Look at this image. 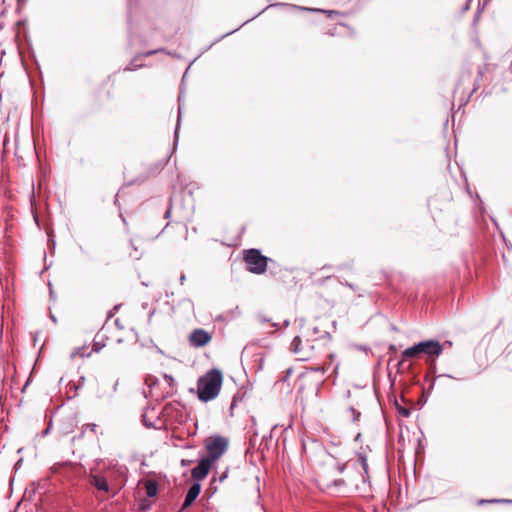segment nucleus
<instances>
[{
  "instance_id": "nucleus-1",
  "label": "nucleus",
  "mask_w": 512,
  "mask_h": 512,
  "mask_svg": "<svg viewBox=\"0 0 512 512\" xmlns=\"http://www.w3.org/2000/svg\"><path fill=\"white\" fill-rule=\"evenodd\" d=\"M223 381L222 372L219 369H211L197 381V394L202 402L215 399L221 390Z\"/></svg>"
},
{
  "instance_id": "nucleus-2",
  "label": "nucleus",
  "mask_w": 512,
  "mask_h": 512,
  "mask_svg": "<svg viewBox=\"0 0 512 512\" xmlns=\"http://www.w3.org/2000/svg\"><path fill=\"white\" fill-rule=\"evenodd\" d=\"M268 258L261 254L257 249H249L245 251L244 261L247 270L254 274H263L267 269Z\"/></svg>"
},
{
  "instance_id": "nucleus-3",
  "label": "nucleus",
  "mask_w": 512,
  "mask_h": 512,
  "mask_svg": "<svg viewBox=\"0 0 512 512\" xmlns=\"http://www.w3.org/2000/svg\"><path fill=\"white\" fill-rule=\"evenodd\" d=\"M205 447L208 453L206 458L214 462L226 452L228 440L222 436L210 437L206 440Z\"/></svg>"
},
{
  "instance_id": "nucleus-4",
  "label": "nucleus",
  "mask_w": 512,
  "mask_h": 512,
  "mask_svg": "<svg viewBox=\"0 0 512 512\" xmlns=\"http://www.w3.org/2000/svg\"><path fill=\"white\" fill-rule=\"evenodd\" d=\"M313 348L314 346L311 342L306 341L305 344H303L301 336H295L290 345V350L298 355L299 360L303 361L311 357Z\"/></svg>"
},
{
  "instance_id": "nucleus-5",
  "label": "nucleus",
  "mask_w": 512,
  "mask_h": 512,
  "mask_svg": "<svg viewBox=\"0 0 512 512\" xmlns=\"http://www.w3.org/2000/svg\"><path fill=\"white\" fill-rule=\"evenodd\" d=\"M211 339V334L201 328L193 330L189 336L190 344L196 348L204 347L211 341Z\"/></svg>"
},
{
  "instance_id": "nucleus-6",
  "label": "nucleus",
  "mask_w": 512,
  "mask_h": 512,
  "mask_svg": "<svg viewBox=\"0 0 512 512\" xmlns=\"http://www.w3.org/2000/svg\"><path fill=\"white\" fill-rule=\"evenodd\" d=\"M421 346L422 354L432 358L438 357L444 350V346L437 340L422 341Z\"/></svg>"
},
{
  "instance_id": "nucleus-7",
  "label": "nucleus",
  "mask_w": 512,
  "mask_h": 512,
  "mask_svg": "<svg viewBox=\"0 0 512 512\" xmlns=\"http://www.w3.org/2000/svg\"><path fill=\"white\" fill-rule=\"evenodd\" d=\"M212 463L213 462L211 460H209L208 458H206V457L202 458L199 461L198 465L192 469V471H191L192 478L196 481H200V480L204 479L208 475Z\"/></svg>"
},
{
  "instance_id": "nucleus-8",
  "label": "nucleus",
  "mask_w": 512,
  "mask_h": 512,
  "mask_svg": "<svg viewBox=\"0 0 512 512\" xmlns=\"http://www.w3.org/2000/svg\"><path fill=\"white\" fill-rule=\"evenodd\" d=\"M201 491V485L199 482H194L188 489L187 494L185 496L182 509L188 508L198 497Z\"/></svg>"
},
{
  "instance_id": "nucleus-9",
  "label": "nucleus",
  "mask_w": 512,
  "mask_h": 512,
  "mask_svg": "<svg viewBox=\"0 0 512 512\" xmlns=\"http://www.w3.org/2000/svg\"><path fill=\"white\" fill-rule=\"evenodd\" d=\"M90 483L96 487L98 490L108 492L109 491V485L107 480L104 477L98 476V475H91L90 476Z\"/></svg>"
},
{
  "instance_id": "nucleus-10",
  "label": "nucleus",
  "mask_w": 512,
  "mask_h": 512,
  "mask_svg": "<svg viewBox=\"0 0 512 512\" xmlns=\"http://www.w3.org/2000/svg\"><path fill=\"white\" fill-rule=\"evenodd\" d=\"M421 348H422L421 342H419L411 347H408L402 352V357L404 359L417 357L418 355L422 354Z\"/></svg>"
},
{
  "instance_id": "nucleus-11",
  "label": "nucleus",
  "mask_w": 512,
  "mask_h": 512,
  "mask_svg": "<svg viewBox=\"0 0 512 512\" xmlns=\"http://www.w3.org/2000/svg\"><path fill=\"white\" fill-rule=\"evenodd\" d=\"M146 495L148 497H155L158 493V484L156 481L149 480L145 483Z\"/></svg>"
},
{
  "instance_id": "nucleus-12",
  "label": "nucleus",
  "mask_w": 512,
  "mask_h": 512,
  "mask_svg": "<svg viewBox=\"0 0 512 512\" xmlns=\"http://www.w3.org/2000/svg\"><path fill=\"white\" fill-rule=\"evenodd\" d=\"M319 329L318 327H313L311 330H307L304 334H303V337L305 338V341L307 342H312L313 340L316 339V335L319 333Z\"/></svg>"
},
{
  "instance_id": "nucleus-13",
  "label": "nucleus",
  "mask_w": 512,
  "mask_h": 512,
  "mask_svg": "<svg viewBox=\"0 0 512 512\" xmlns=\"http://www.w3.org/2000/svg\"><path fill=\"white\" fill-rule=\"evenodd\" d=\"M181 117H182V107H181V104L179 103L177 124H176L175 132H174V145H176V143L178 141Z\"/></svg>"
},
{
  "instance_id": "nucleus-14",
  "label": "nucleus",
  "mask_w": 512,
  "mask_h": 512,
  "mask_svg": "<svg viewBox=\"0 0 512 512\" xmlns=\"http://www.w3.org/2000/svg\"><path fill=\"white\" fill-rule=\"evenodd\" d=\"M348 412L351 415L353 422H356L359 420L361 413L357 409H355L354 407L351 406L348 408Z\"/></svg>"
},
{
  "instance_id": "nucleus-15",
  "label": "nucleus",
  "mask_w": 512,
  "mask_h": 512,
  "mask_svg": "<svg viewBox=\"0 0 512 512\" xmlns=\"http://www.w3.org/2000/svg\"><path fill=\"white\" fill-rule=\"evenodd\" d=\"M359 461L361 463V466H362L364 472L367 473L368 472V463H367L366 457L363 456V455H360L359 456Z\"/></svg>"
},
{
  "instance_id": "nucleus-16",
  "label": "nucleus",
  "mask_w": 512,
  "mask_h": 512,
  "mask_svg": "<svg viewBox=\"0 0 512 512\" xmlns=\"http://www.w3.org/2000/svg\"><path fill=\"white\" fill-rule=\"evenodd\" d=\"M399 413L403 416V417H409L410 416V409L408 408H399Z\"/></svg>"
},
{
  "instance_id": "nucleus-17",
  "label": "nucleus",
  "mask_w": 512,
  "mask_h": 512,
  "mask_svg": "<svg viewBox=\"0 0 512 512\" xmlns=\"http://www.w3.org/2000/svg\"><path fill=\"white\" fill-rule=\"evenodd\" d=\"M164 49H157V50H151V51H147L145 53H143V56L147 57V56H151L157 52H163Z\"/></svg>"
},
{
  "instance_id": "nucleus-18",
  "label": "nucleus",
  "mask_w": 512,
  "mask_h": 512,
  "mask_svg": "<svg viewBox=\"0 0 512 512\" xmlns=\"http://www.w3.org/2000/svg\"><path fill=\"white\" fill-rule=\"evenodd\" d=\"M313 370L315 372H321L322 374H324L327 371V368L324 365H322V366H317Z\"/></svg>"
},
{
  "instance_id": "nucleus-19",
  "label": "nucleus",
  "mask_w": 512,
  "mask_h": 512,
  "mask_svg": "<svg viewBox=\"0 0 512 512\" xmlns=\"http://www.w3.org/2000/svg\"><path fill=\"white\" fill-rule=\"evenodd\" d=\"M485 502H489V503H492V502H511L512 503V500H497V499H494V500H487V501H484V500H481L480 503H485Z\"/></svg>"
},
{
  "instance_id": "nucleus-20",
  "label": "nucleus",
  "mask_w": 512,
  "mask_h": 512,
  "mask_svg": "<svg viewBox=\"0 0 512 512\" xmlns=\"http://www.w3.org/2000/svg\"><path fill=\"white\" fill-rule=\"evenodd\" d=\"M142 65H133V62L130 63L129 66L125 68V70L132 71L135 70L137 67H141Z\"/></svg>"
},
{
  "instance_id": "nucleus-21",
  "label": "nucleus",
  "mask_w": 512,
  "mask_h": 512,
  "mask_svg": "<svg viewBox=\"0 0 512 512\" xmlns=\"http://www.w3.org/2000/svg\"><path fill=\"white\" fill-rule=\"evenodd\" d=\"M314 11H320V12H324V13H328L329 15H333V14H338L337 11H334V10H320V9H314Z\"/></svg>"
},
{
  "instance_id": "nucleus-22",
  "label": "nucleus",
  "mask_w": 512,
  "mask_h": 512,
  "mask_svg": "<svg viewBox=\"0 0 512 512\" xmlns=\"http://www.w3.org/2000/svg\"><path fill=\"white\" fill-rule=\"evenodd\" d=\"M96 427H97V425H96V424H94V423H91V424H87V425H86V428H87V429H90L91 431H95Z\"/></svg>"
},
{
  "instance_id": "nucleus-23",
  "label": "nucleus",
  "mask_w": 512,
  "mask_h": 512,
  "mask_svg": "<svg viewBox=\"0 0 512 512\" xmlns=\"http://www.w3.org/2000/svg\"><path fill=\"white\" fill-rule=\"evenodd\" d=\"M143 421H144L145 426H147V427H153V426H154L152 423H149V422L147 421V419H146V416H145V415H143Z\"/></svg>"
},
{
  "instance_id": "nucleus-24",
  "label": "nucleus",
  "mask_w": 512,
  "mask_h": 512,
  "mask_svg": "<svg viewBox=\"0 0 512 512\" xmlns=\"http://www.w3.org/2000/svg\"><path fill=\"white\" fill-rule=\"evenodd\" d=\"M191 462H192L191 460H185V459H183V460L181 461V465H182L183 467H186V466H188Z\"/></svg>"
},
{
  "instance_id": "nucleus-25",
  "label": "nucleus",
  "mask_w": 512,
  "mask_h": 512,
  "mask_svg": "<svg viewBox=\"0 0 512 512\" xmlns=\"http://www.w3.org/2000/svg\"><path fill=\"white\" fill-rule=\"evenodd\" d=\"M185 280H186V276H185V274H181V276H180V278H179L180 284H182V285H183V284H184V282H185Z\"/></svg>"
},
{
  "instance_id": "nucleus-26",
  "label": "nucleus",
  "mask_w": 512,
  "mask_h": 512,
  "mask_svg": "<svg viewBox=\"0 0 512 512\" xmlns=\"http://www.w3.org/2000/svg\"><path fill=\"white\" fill-rule=\"evenodd\" d=\"M155 313V309L151 310L150 313H149V317H148V323L151 322V319H152V316L154 315Z\"/></svg>"
},
{
  "instance_id": "nucleus-27",
  "label": "nucleus",
  "mask_w": 512,
  "mask_h": 512,
  "mask_svg": "<svg viewBox=\"0 0 512 512\" xmlns=\"http://www.w3.org/2000/svg\"><path fill=\"white\" fill-rule=\"evenodd\" d=\"M334 484H335V485H337V486H338V485H342V484H344V480H342V479L335 480V481H334Z\"/></svg>"
},
{
  "instance_id": "nucleus-28",
  "label": "nucleus",
  "mask_w": 512,
  "mask_h": 512,
  "mask_svg": "<svg viewBox=\"0 0 512 512\" xmlns=\"http://www.w3.org/2000/svg\"><path fill=\"white\" fill-rule=\"evenodd\" d=\"M344 468H345V465H338L337 466V469L340 473H342L344 471Z\"/></svg>"
},
{
  "instance_id": "nucleus-29",
  "label": "nucleus",
  "mask_w": 512,
  "mask_h": 512,
  "mask_svg": "<svg viewBox=\"0 0 512 512\" xmlns=\"http://www.w3.org/2000/svg\"><path fill=\"white\" fill-rule=\"evenodd\" d=\"M322 337H327L328 339L331 338V336L328 332H323Z\"/></svg>"
},
{
  "instance_id": "nucleus-30",
  "label": "nucleus",
  "mask_w": 512,
  "mask_h": 512,
  "mask_svg": "<svg viewBox=\"0 0 512 512\" xmlns=\"http://www.w3.org/2000/svg\"><path fill=\"white\" fill-rule=\"evenodd\" d=\"M170 212H171V209L169 208L166 212H165V218H168L170 216Z\"/></svg>"
},
{
  "instance_id": "nucleus-31",
  "label": "nucleus",
  "mask_w": 512,
  "mask_h": 512,
  "mask_svg": "<svg viewBox=\"0 0 512 512\" xmlns=\"http://www.w3.org/2000/svg\"><path fill=\"white\" fill-rule=\"evenodd\" d=\"M442 345H443L444 347H445V346H451V345H452V343H451L450 341H445V342H444V344H442Z\"/></svg>"
},
{
  "instance_id": "nucleus-32",
  "label": "nucleus",
  "mask_w": 512,
  "mask_h": 512,
  "mask_svg": "<svg viewBox=\"0 0 512 512\" xmlns=\"http://www.w3.org/2000/svg\"><path fill=\"white\" fill-rule=\"evenodd\" d=\"M133 257H135L136 259L139 258V255L137 254V249H135V253L134 254H131Z\"/></svg>"
},
{
  "instance_id": "nucleus-33",
  "label": "nucleus",
  "mask_w": 512,
  "mask_h": 512,
  "mask_svg": "<svg viewBox=\"0 0 512 512\" xmlns=\"http://www.w3.org/2000/svg\"><path fill=\"white\" fill-rule=\"evenodd\" d=\"M334 357H335L334 354H329V359H330L331 362L334 360Z\"/></svg>"
},
{
  "instance_id": "nucleus-34",
  "label": "nucleus",
  "mask_w": 512,
  "mask_h": 512,
  "mask_svg": "<svg viewBox=\"0 0 512 512\" xmlns=\"http://www.w3.org/2000/svg\"><path fill=\"white\" fill-rule=\"evenodd\" d=\"M165 378H166L168 381H173L172 376L165 375Z\"/></svg>"
},
{
  "instance_id": "nucleus-35",
  "label": "nucleus",
  "mask_w": 512,
  "mask_h": 512,
  "mask_svg": "<svg viewBox=\"0 0 512 512\" xmlns=\"http://www.w3.org/2000/svg\"><path fill=\"white\" fill-rule=\"evenodd\" d=\"M165 378H166L168 381H173L172 376L165 375Z\"/></svg>"
},
{
  "instance_id": "nucleus-36",
  "label": "nucleus",
  "mask_w": 512,
  "mask_h": 512,
  "mask_svg": "<svg viewBox=\"0 0 512 512\" xmlns=\"http://www.w3.org/2000/svg\"><path fill=\"white\" fill-rule=\"evenodd\" d=\"M337 370H338V364L335 365L334 369H333V373H337Z\"/></svg>"
},
{
  "instance_id": "nucleus-37",
  "label": "nucleus",
  "mask_w": 512,
  "mask_h": 512,
  "mask_svg": "<svg viewBox=\"0 0 512 512\" xmlns=\"http://www.w3.org/2000/svg\"><path fill=\"white\" fill-rule=\"evenodd\" d=\"M117 385H118V381H116V382H115V384H114V388H113V389H114V391H116V389H117Z\"/></svg>"
},
{
  "instance_id": "nucleus-38",
  "label": "nucleus",
  "mask_w": 512,
  "mask_h": 512,
  "mask_svg": "<svg viewBox=\"0 0 512 512\" xmlns=\"http://www.w3.org/2000/svg\"><path fill=\"white\" fill-rule=\"evenodd\" d=\"M225 478H226V475H225V474H223V475L220 477V481H223Z\"/></svg>"
},
{
  "instance_id": "nucleus-39",
  "label": "nucleus",
  "mask_w": 512,
  "mask_h": 512,
  "mask_svg": "<svg viewBox=\"0 0 512 512\" xmlns=\"http://www.w3.org/2000/svg\"><path fill=\"white\" fill-rule=\"evenodd\" d=\"M120 217L122 218V221L126 224V219L123 217V215L121 214Z\"/></svg>"
},
{
  "instance_id": "nucleus-40",
  "label": "nucleus",
  "mask_w": 512,
  "mask_h": 512,
  "mask_svg": "<svg viewBox=\"0 0 512 512\" xmlns=\"http://www.w3.org/2000/svg\"><path fill=\"white\" fill-rule=\"evenodd\" d=\"M142 307H143L144 309H146V308H147V303L142 304Z\"/></svg>"
},
{
  "instance_id": "nucleus-41",
  "label": "nucleus",
  "mask_w": 512,
  "mask_h": 512,
  "mask_svg": "<svg viewBox=\"0 0 512 512\" xmlns=\"http://www.w3.org/2000/svg\"><path fill=\"white\" fill-rule=\"evenodd\" d=\"M51 319L53 320V322H56V318L53 315H51Z\"/></svg>"
},
{
  "instance_id": "nucleus-42",
  "label": "nucleus",
  "mask_w": 512,
  "mask_h": 512,
  "mask_svg": "<svg viewBox=\"0 0 512 512\" xmlns=\"http://www.w3.org/2000/svg\"><path fill=\"white\" fill-rule=\"evenodd\" d=\"M50 296H51V297H52V296H54V293H53V291H52V290H50Z\"/></svg>"
},
{
  "instance_id": "nucleus-43",
  "label": "nucleus",
  "mask_w": 512,
  "mask_h": 512,
  "mask_svg": "<svg viewBox=\"0 0 512 512\" xmlns=\"http://www.w3.org/2000/svg\"><path fill=\"white\" fill-rule=\"evenodd\" d=\"M288 325H289V321H288V320H286V321H285V326H288Z\"/></svg>"
},
{
  "instance_id": "nucleus-44",
  "label": "nucleus",
  "mask_w": 512,
  "mask_h": 512,
  "mask_svg": "<svg viewBox=\"0 0 512 512\" xmlns=\"http://www.w3.org/2000/svg\"><path fill=\"white\" fill-rule=\"evenodd\" d=\"M510 70H511V73H512V62H511V65H510Z\"/></svg>"
}]
</instances>
